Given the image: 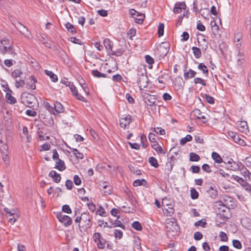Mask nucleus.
<instances>
[{
    "instance_id": "1",
    "label": "nucleus",
    "mask_w": 251,
    "mask_h": 251,
    "mask_svg": "<svg viewBox=\"0 0 251 251\" xmlns=\"http://www.w3.org/2000/svg\"><path fill=\"white\" fill-rule=\"evenodd\" d=\"M93 217L90 215L89 212H85L82 213L80 215V219H81V224H78V226L80 228H82L83 229H87L90 228L92 224V220Z\"/></svg>"
},
{
    "instance_id": "2",
    "label": "nucleus",
    "mask_w": 251,
    "mask_h": 251,
    "mask_svg": "<svg viewBox=\"0 0 251 251\" xmlns=\"http://www.w3.org/2000/svg\"><path fill=\"white\" fill-rule=\"evenodd\" d=\"M0 52L3 54L13 53L12 43L9 40L4 39L0 41Z\"/></svg>"
},
{
    "instance_id": "3",
    "label": "nucleus",
    "mask_w": 251,
    "mask_h": 251,
    "mask_svg": "<svg viewBox=\"0 0 251 251\" xmlns=\"http://www.w3.org/2000/svg\"><path fill=\"white\" fill-rule=\"evenodd\" d=\"M149 79L147 75L143 73L138 74L137 84L141 90L143 88H147L149 86Z\"/></svg>"
},
{
    "instance_id": "4",
    "label": "nucleus",
    "mask_w": 251,
    "mask_h": 251,
    "mask_svg": "<svg viewBox=\"0 0 251 251\" xmlns=\"http://www.w3.org/2000/svg\"><path fill=\"white\" fill-rule=\"evenodd\" d=\"M169 49L170 45L168 43H162L157 48L156 53L159 55L160 58H163L167 54Z\"/></svg>"
},
{
    "instance_id": "5",
    "label": "nucleus",
    "mask_w": 251,
    "mask_h": 251,
    "mask_svg": "<svg viewBox=\"0 0 251 251\" xmlns=\"http://www.w3.org/2000/svg\"><path fill=\"white\" fill-rule=\"evenodd\" d=\"M56 218L65 227L71 226L73 223L72 218L68 215H63L61 212L56 214Z\"/></svg>"
},
{
    "instance_id": "6",
    "label": "nucleus",
    "mask_w": 251,
    "mask_h": 251,
    "mask_svg": "<svg viewBox=\"0 0 251 251\" xmlns=\"http://www.w3.org/2000/svg\"><path fill=\"white\" fill-rule=\"evenodd\" d=\"M226 163V164L225 165H227V168L233 171H237L241 170V168H244V166L241 162L236 163L231 158L229 159Z\"/></svg>"
},
{
    "instance_id": "7",
    "label": "nucleus",
    "mask_w": 251,
    "mask_h": 251,
    "mask_svg": "<svg viewBox=\"0 0 251 251\" xmlns=\"http://www.w3.org/2000/svg\"><path fill=\"white\" fill-rule=\"evenodd\" d=\"M21 99L24 103H26L29 104H32L35 100L34 96L28 93H23L21 94Z\"/></svg>"
},
{
    "instance_id": "8",
    "label": "nucleus",
    "mask_w": 251,
    "mask_h": 251,
    "mask_svg": "<svg viewBox=\"0 0 251 251\" xmlns=\"http://www.w3.org/2000/svg\"><path fill=\"white\" fill-rule=\"evenodd\" d=\"M132 121L131 117L128 115L124 118L120 119V126L124 129L128 128L129 124Z\"/></svg>"
},
{
    "instance_id": "9",
    "label": "nucleus",
    "mask_w": 251,
    "mask_h": 251,
    "mask_svg": "<svg viewBox=\"0 0 251 251\" xmlns=\"http://www.w3.org/2000/svg\"><path fill=\"white\" fill-rule=\"evenodd\" d=\"M12 91L9 88L5 94V100L7 103L10 104H14L17 102L16 99L12 95Z\"/></svg>"
},
{
    "instance_id": "10",
    "label": "nucleus",
    "mask_w": 251,
    "mask_h": 251,
    "mask_svg": "<svg viewBox=\"0 0 251 251\" xmlns=\"http://www.w3.org/2000/svg\"><path fill=\"white\" fill-rule=\"evenodd\" d=\"M37 80L36 78L33 76L31 75L29 78V81H27L26 83V87L28 89H30L32 90H35L36 89V83H37Z\"/></svg>"
},
{
    "instance_id": "11",
    "label": "nucleus",
    "mask_w": 251,
    "mask_h": 251,
    "mask_svg": "<svg viewBox=\"0 0 251 251\" xmlns=\"http://www.w3.org/2000/svg\"><path fill=\"white\" fill-rule=\"evenodd\" d=\"M236 65L238 66H242L243 65L245 58L244 54L243 51L239 50L236 55Z\"/></svg>"
},
{
    "instance_id": "12",
    "label": "nucleus",
    "mask_w": 251,
    "mask_h": 251,
    "mask_svg": "<svg viewBox=\"0 0 251 251\" xmlns=\"http://www.w3.org/2000/svg\"><path fill=\"white\" fill-rule=\"evenodd\" d=\"M237 126L239 130L243 133H247L249 132L247 122L246 121H240L238 122Z\"/></svg>"
},
{
    "instance_id": "13",
    "label": "nucleus",
    "mask_w": 251,
    "mask_h": 251,
    "mask_svg": "<svg viewBox=\"0 0 251 251\" xmlns=\"http://www.w3.org/2000/svg\"><path fill=\"white\" fill-rule=\"evenodd\" d=\"M186 4L184 2H176L174 8V12L175 13H179L181 12L182 9L186 8Z\"/></svg>"
},
{
    "instance_id": "14",
    "label": "nucleus",
    "mask_w": 251,
    "mask_h": 251,
    "mask_svg": "<svg viewBox=\"0 0 251 251\" xmlns=\"http://www.w3.org/2000/svg\"><path fill=\"white\" fill-rule=\"evenodd\" d=\"M49 176L51 177L53 181L55 183H59L60 181L61 176L55 171L52 170L50 171Z\"/></svg>"
},
{
    "instance_id": "15",
    "label": "nucleus",
    "mask_w": 251,
    "mask_h": 251,
    "mask_svg": "<svg viewBox=\"0 0 251 251\" xmlns=\"http://www.w3.org/2000/svg\"><path fill=\"white\" fill-rule=\"evenodd\" d=\"M211 157L216 163L220 164L224 163L225 164H226V162L225 161H223L219 154L216 152H212L211 154Z\"/></svg>"
},
{
    "instance_id": "16",
    "label": "nucleus",
    "mask_w": 251,
    "mask_h": 251,
    "mask_svg": "<svg viewBox=\"0 0 251 251\" xmlns=\"http://www.w3.org/2000/svg\"><path fill=\"white\" fill-rule=\"evenodd\" d=\"M103 45L105 47L107 52L110 54V52L112 50L113 43L110 39L105 38L103 40Z\"/></svg>"
},
{
    "instance_id": "17",
    "label": "nucleus",
    "mask_w": 251,
    "mask_h": 251,
    "mask_svg": "<svg viewBox=\"0 0 251 251\" xmlns=\"http://www.w3.org/2000/svg\"><path fill=\"white\" fill-rule=\"evenodd\" d=\"M52 110H54L57 113H61L64 112V108L60 102L56 101L54 103Z\"/></svg>"
},
{
    "instance_id": "18",
    "label": "nucleus",
    "mask_w": 251,
    "mask_h": 251,
    "mask_svg": "<svg viewBox=\"0 0 251 251\" xmlns=\"http://www.w3.org/2000/svg\"><path fill=\"white\" fill-rule=\"evenodd\" d=\"M55 168L57 169L60 171H63L66 169V166L64 162L59 158L56 161Z\"/></svg>"
},
{
    "instance_id": "19",
    "label": "nucleus",
    "mask_w": 251,
    "mask_h": 251,
    "mask_svg": "<svg viewBox=\"0 0 251 251\" xmlns=\"http://www.w3.org/2000/svg\"><path fill=\"white\" fill-rule=\"evenodd\" d=\"M196 74L197 73L195 71L189 69L187 72H184L183 76L184 79L187 80L194 77Z\"/></svg>"
},
{
    "instance_id": "20",
    "label": "nucleus",
    "mask_w": 251,
    "mask_h": 251,
    "mask_svg": "<svg viewBox=\"0 0 251 251\" xmlns=\"http://www.w3.org/2000/svg\"><path fill=\"white\" fill-rule=\"evenodd\" d=\"M14 80V86L16 88L23 87L25 85V81L24 78H22V76L21 77L15 79Z\"/></svg>"
},
{
    "instance_id": "21",
    "label": "nucleus",
    "mask_w": 251,
    "mask_h": 251,
    "mask_svg": "<svg viewBox=\"0 0 251 251\" xmlns=\"http://www.w3.org/2000/svg\"><path fill=\"white\" fill-rule=\"evenodd\" d=\"M133 185L134 187L143 185L146 187H148L147 181L144 179H136L133 182Z\"/></svg>"
},
{
    "instance_id": "22",
    "label": "nucleus",
    "mask_w": 251,
    "mask_h": 251,
    "mask_svg": "<svg viewBox=\"0 0 251 251\" xmlns=\"http://www.w3.org/2000/svg\"><path fill=\"white\" fill-rule=\"evenodd\" d=\"M45 73L46 75L49 76L51 80L53 82H56L58 81L57 76L54 74L52 71L48 70H45Z\"/></svg>"
},
{
    "instance_id": "23",
    "label": "nucleus",
    "mask_w": 251,
    "mask_h": 251,
    "mask_svg": "<svg viewBox=\"0 0 251 251\" xmlns=\"http://www.w3.org/2000/svg\"><path fill=\"white\" fill-rule=\"evenodd\" d=\"M151 147L156 151L158 154L165 153V152L163 151L162 147L158 144L157 142L152 144Z\"/></svg>"
},
{
    "instance_id": "24",
    "label": "nucleus",
    "mask_w": 251,
    "mask_h": 251,
    "mask_svg": "<svg viewBox=\"0 0 251 251\" xmlns=\"http://www.w3.org/2000/svg\"><path fill=\"white\" fill-rule=\"evenodd\" d=\"M23 75V72L20 69H15L11 73V76L13 79H16L21 77Z\"/></svg>"
},
{
    "instance_id": "25",
    "label": "nucleus",
    "mask_w": 251,
    "mask_h": 251,
    "mask_svg": "<svg viewBox=\"0 0 251 251\" xmlns=\"http://www.w3.org/2000/svg\"><path fill=\"white\" fill-rule=\"evenodd\" d=\"M198 68L200 71H202L203 74L205 76H208V69H207V67L206 66L202 63H199L198 66Z\"/></svg>"
},
{
    "instance_id": "26",
    "label": "nucleus",
    "mask_w": 251,
    "mask_h": 251,
    "mask_svg": "<svg viewBox=\"0 0 251 251\" xmlns=\"http://www.w3.org/2000/svg\"><path fill=\"white\" fill-rule=\"evenodd\" d=\"M235 143L238 144L241 146H244L246 145L245 141L242 139L239 134H237L234 137V138L233 140Z\"/></svg>"
},
{
    "instance_id": "27",
    "label": "nucleus",
    "mask_w": 251,
    "mask_h": 251,
    "mask_svg": "<svg viewBox=\"0 0 251 251\" xmlns=\"http://www.w3.org/2000/svg\"><path fill=\"white\" fill-rule=\"evenodd\" d=\"M134 13H132L131 14L132 15H136L137 16L139 17V18H135V22L137 23H138V24L142 23L143 22L144 19L145 18L144 15H139V13H138L135 10H134Z\"/></svg>"
},
{
    "instance_id": "28",
    "label": "nucleus",
    "mask_w": 251,
    "mask_h": 251,
    "mask_svg": "<svg viewBox=\"0 0 251 251\" xmlns=\"http://www.w3.org/2000/svg\"><path fill=\"white\" fill-rule=\"evenodd\" d=\"M192 50L193 51L194 56L196 58H199L201 56V51L199 48L196 47H193L192 48Z\"/></svg>"
},
{
    "instance_id": "29",
    "label": "nucleus",
    "mask_w": 251,
    "mask_h": 251,
    "mask_svg": "<svg viewBox=\"0 0 251 251\" xmlns=\"http://www.w3.org/2000/svg\"><path fill=\"white\" fill-rule=\"evenodd\" d=\"M65 26L67 29L68 31L73 34H75L76 33V30L72 24L68 22L65 24Z\"/></svg>"
},
{
    "instance_id": "30",
    "label": "nucleus",
    "mask_w": 251,
    "mask_h": 251,
    "mask_svg": "<svg viewBox=\"0 0 251 251\" xmlns=\"http://www.w3.org/2000/svg\"><path fill=\"white\" fill-rule=\"evenodd\" d=\"M92 74L94 76H95L96 77H98V78H100V77H104H104H106V74L101 73L100 72L97 70H92Z\"/></svg>"
},
{
    "instance_id": "31",
    "label": "nucleus",
    "mask_w": 251,
    "mask_h": 251,
    "mask_svg": "<svg viewBox=\"0 0 251 251\" xmlns=\"http://www.w3.org/2000/svg\"><path fill=\"white\" fill-rule=\"evenodd\" d=\"M100 186L102 187L103 189H106L107 188H108V190H106L104 192V195H107L111 194V187L110 186H108L106 182H101L100 184Z\"/></svg>"
},
{
    "instance_id": "32",
    "label": "nucleus",
    "mask_w": 251,
    "mask_h": 251,
    "mask_svg": "<svg viewBox=\"0 0 251 251\" xmlns=\"http://www.w3.org/2000/svg\"><path fill=\"white\" fill-rule=\"evenodd\" d=\"M112 223L111 226L113 227H120L123 229H125V226L118 219L114 220L113 222H111Z\"/></svg>"
},
{
    "instance_id": "33",
    "label": "nucleus",
    "mask_w": 251,
    "mask_h": 251,
    "mask_svg": "<svg viewBox=\"0 0 251 251\" xmlns=\"http://www.w3.org/2000/svg\"><path fill=\"white\" fill-rule=\"evenodd\" d=\"M149 162L151 165V166L154 167V168H156L159 167V164L158 163L157 159L153 156L149 157Z\"/></svg>"
},
{
    "instance_id": "34",
    "label": "nucleus",
    "mask_w": 251,
    "mask_h": 251,
    "mask_svg": "<svg viewBox=\"0 0 251 251\" xmlns=\"http://www.w3.org/2000/svg\"><path fill=\"white\" fill-rule=\"evenodd\" d=\"M0 151L2 154L8 153V146L0 141Z\"/></svg>"
},
{
    "instance_id": "35",
    "label": "nucleus",
    "mask_w": 251,
    "mask_h": 251,
    "mask_svg": "<svg viewBox=\"0 0 251 251\" xmlns=\"http://www.w3.org/2000/svg\"><path fill=\"white\" fill-rule=\"evenodd\" d=\"M96 214L102 217L106 216V213L105 209L101 205H99L96 211Z\"/></svg>"
},
{
    "instance_id": "36",
    "label": "nucleus",
    "mask_w": 251,
    "mask_h": 251,
    "mask_svg": "<svg viewBox=\"0 0 251 251\" xmlns=\"http://www.w3.org/2000/svg\"><path fill=\"white\" fill-rule=\"evenodd\" d=\"M192 137L191 135L188 134L184 138H182L180 141V144L181 145H185L187 142L191 141Z\"/></svg>"
},
{
    "instance_id": "37",
    "label": "nucleus",
    "mask_w": 251,
    "mask_h": 251,
    "mask_svg": "<svg viewBox=\"0 0 251 251\" xmlns=\"http://www.w3.org/2000/svg\"><path fill=\"white\" fill-rule=\"evenodd\" d=\"M190 196L192 199L196 200L199 197V193L195 188H191L190 190Z\"/></svg>"
},
{
    "instance_id": "38",
    "label": "nucleus",
    "mask_w": 251,
    "mask_h": 251,
    "mask_svg": "<svg viewBox=\"0 0 251 251\" xmlns=\"http://www.w3.org/2000/svg\"><path fill=\"white\" fill-rule=\"evenodd\" d=\"M194 82L196 84H201V85H202L203 86H205L206 85V81L204 79H202L201 77L195 78L194 79Z\"/></svg>"
},
{
    "instance_id": "39",
    "label": "nucleus",
    "mask_w": 251,
    "mask_h": 251,
    "mask_svg": "<svg viewBox=\"0 0 251 251\" xmlns=\"http://www.w3.org/2000/svg\"><path fill=\"white\" fill-rule=\"evenodd\" d=\"M132 227L137 231H141L143 228L141 224L138 221L133 222Z\"/></svg>"
},
{
    "instance_id": "40",
    "label": "nucleus",
    "mask_w": 251,
    "mask_h": 251,
    "mask_svg": "<svg viewBox=\"0 0 251 251\" xmlns=\"http://www.w3.org/2000/svg\"><path fill=\"white\" fill-rule=\"evenodd\" d=\"M124 52V50L123 49H119L115 51L112 50L111 52H110V54L116 56H120Z\"/></svg>"
},
{
    "instance_id": "41",
    "label": "nucleus",
    "mask_w": 251,
    "mask_h": 251,
    "mask_svg": "<svg viewBox=\"0 0 251 251\" xmlns=\"http://www.w3.org/2000/svg\"><path fill=\"white\" fill-rule=\"evenodd\" d=\"M189 156L190 160L191 161L197 162L200 159L199 155L194 152H191L189 154Z\"/></svg>"
},
{
    "instance_id": "42",
    "label": "nucleus",
    "mask_w": 251,
    "mask_h": 251,
    "mask_svg": "<svg viewBox=\"0 0 251 251\" xmlns=\"http://www.w3.org/2000/svg\"><path fill=\"white\" fill-rule=\"evenodd\" d=\"M2 154H3L2 157V160L3 161L4 165L6 167H7L10 164V159H9V157L8 155V153Z\"/></svg>"
},
{
    "instance_id": "43",
    "label": "nucleus",
    "mask_w": 251,
    "mask_h": 251,
    "mask_svg": "<svg viewBox=\"0 0 251 251\" xmlns=\"http://www.w3.org/2000/svg\"><path fill=\"white\" fill-rule=\"evenodd\" d=\"M164 29V24L163 23L159 24L158 27V37H160L163 35Z\"/></svg>"
},
{
    "instance_id": "44",
    "label": "nucleus",
    "mask_w": 251,
    "mask_h": 251,
    "mask_svg": "<svg viewBox=\"0 0 251 251\" xmlns=\"http://www.w3.org/2000/svg\"><path fill=\"white\" fill-rule=\"evenodd\" d=\"M233 246L237 249H241L242 247V245L240 241L238 240L234 239L232 240Z\"/></svg>"
},
{
    "instance_id": "45",
    "label": "nucleus",
    "mask_w": 251,
    "mask_h": 251,
    "mask_svg": "<svg viewBox=\"0 0 251 251\" xmlns=\"http://www.w3.org/2000/svg\"><path fill=\"white\" fill-rule=\"evenodd\" d=\"M152 130L156 132L157 134L160 135H163L165 134V131L164 129L160 127H157L156 128H153Z\"/></svg>"
},
{
    "instance_id": "46",
    "label": "nucleus",
    "mask_w": 251,
    "mask_h": 251,
    "mask_svg": "<svg viewBox=\"0 0 251 251\" xmlns=\"http://www.w3.org/2000/svg\"><path fill=\"white\" fill-rule=\"evenodd\" d=\"M68 86L70 87V89L72 94L75 96L78 92L77 88L73 83H71V82H69Z\"/></svg>"
},
{
    "instance_id": "47",
    "label": "nucleus",
    "mask_w": 251,
    "mask_h": 251,
    "mask_svg": "<svg viewBox=\"0 0 251 251\" xmlns=\"http://www.w3.org/2000/svg\"><path fill=\"white\" fill-rule=\"evenodd\" d=\"M140 139H141V143L142 144V148L144 149H146L148 146V144L146 143V142H147L146 136L144 134H142L140 137Z\"/></svg>"
},
{
    "instance_id": "48",
    "label": "nucleus",
    "mask_w": 251,
    "mask_h": 251,
    "mask_svg": "<svg viewBox=\"0 0 251 251\" xmlns=\"http://www.w3.org/2000/svg\"><path fill=\"white\" fill-rule=\"evenodd\" d=\"M25 37L28 39H31L32 37L31 34L28 31V29L25 27V29L21 33Z\"/></svg>"
},
{
    "instance_id": "49",
    "label": "nucleus",
    "mask_w": 251,
    "mask_h": 251,
    "mask_svg": "<svg viewBox=\"0 0 251 251\" xmlns=\"http://www.w3.org/2000/svg\"><path fill=\"white\" fill-rule=\"evenodd\" d=\"M15 26L21 33H22L26 27L25 25L19 22L16 23L15 24Z\"/></svg>"
},
{
    "instance_id": "50",
    "label": "nucleus",
    "mask_w": 251,
    "mask_h": 251,
    "mask_svg": "<svg viewBox=\"0 0 251 251\" xmlns=\"http://www.w3.org/2000/svg\"><path fill=\"white\" fill-rule=\"evenodd\" d=\"M204 97L206 100V101L209 104H213L215 103L214 98L208 94H205Z\"/></svg>"
},
{
    "instance_id": "51",
    "label": "nucleus",
    "mask_w": 251,
    "mask_h": 251,
    "mask_svg": "<svg viewBox=\"0 0 251 251\" xmlns=\"http://www.w3.org/2000/svg\"><path fill=\"white\" fill-rule=\"evenodd\" d=\"M114 234L115 238L119 239H121L123 235V232L120 229H115Z\"/></svg>"
},
{
    "instance_id": "52",
    "label": "nucleus",
    "mask_w": 251,
    "mask_h": 251,
    "mask_svg": "<svg viewBox=\"0 0 251 251\" xmlns=\"http://www.w3.org/2000/svg\"><path fill=\"white\" fill-rule=\"evenodd\" d=\"M219 237L221 239V241H222L226 242L228 240V238L227 237L226 234L223 231H221L220 232Z\"/></svg>"
},
{
    "instance_id": "53",
    "label": "nucleus",
    "mask_w": 251,
    "mask_h": 251,
    "mask_svg": "<svg viewBox=\"0 0 251 251\" xmlns=\"http://www.w3.org/2000/svg\"><path fill=\"white\" fill-rule=\"evenodd\" d=\"M192 113L194 114V116L195 117V118H196L198 119H199V118H200V117L202 115L201 112L199 109H195L193 111Z\"/></svg>"
},
{
    "instance_id": "54",
    "label": "nucleus",
    "mask_w": 251,
    "mask_h": 251,
    "mask_svg": "<svg viewBox=\"0 0 251 251\" xmlns=\"http://www.w3.org/2000/svg\"><path fill=\"white\" fill-rule=\"evenodd\" d=\"M62 210L67 214H71L72 213V210L70 206L67 204L63 205Z\"/></svg>"
},
{
    "instance_id": "55",
    "label": "nucleus",
    "mask_w": 251,
    "mask_h": 251,
    "mask_svg": "<svg viewBox=\"0 0 251 251\" xmlns=\"http://www.w3.org/2000/svg\"><path fill=\"white\" fill-rule=\"evenodd\" d=\"M202 237L203 235L202 233L199 231L195 232L194 234V238L196 241L200 240L202 238Z\"/></svg>"
},
{
    "instance_id": "56",
    "label": "nucleus",
    "mask_w": 251,
    "mask_h": 251,
    "mask_svg": "<svg viewBox=\"0 0 251 251\" xmlns=\"http://www.w3.org/2000/svg\"><path fill=\"white\" fill-rule=\"evenodd\" d=\"M74 153L75 155L77 158L82 159L83 158V154L80 152L78 150L75 149H74Z\"/></svg>"
},
{
    "instance_id": "57",
    "label": "nucleus",
    "mask_w": 251,
    "mask_h": 251,
    "mask_svg": "<svg viewBox=\"0 0 251 251\" xmlns=\"http://www.w3.org/2000/svg\"><path fill=\"white\" fill-rule=\"evenodd\" d=\"M242 33L240 32H238L235 34L234 36V42H240L242 39Z\"/></svg>"
},
{
    "instance_id": "58",
    "label": "nucleus",
    "mask_w": 251,
    "mask_h": 251,
    "mask_svg": "<svg viewBox=\"0 0 251 251\" xmlns=\"http://www.w3.org/2000/svg\"><path fill=\"white\" fill-rule=\"evenodd\" d=\"M118 213H119L118 209L115 208H112L110 211L111 214L112 216L116 217L117 219H119L120 218V216L118 215Z\"/></svg>"
},
{
    "instance_id": "59",
    "label": "nucleus",
    "mask_w": 251,
    "mask_h": 251,
    "mask_svg": "<svg viewBox=\"0 0 251 251\" xmlns=\"http://www.w3.org/2000/svg\"><path fill=\"white\" fill-rule=\"evenodd\" d=\"M149 140L153 144L157 142L155 138V135L153 133H150L148 135Z\"/></svg>"
},
{
    "instance_id": "60",
    "label": "nucleus",
    "mask_w": 251,
    "mask_h": 251,
    "mask_svg": "<svg viewBox=\"0 0 251 251\" xmlns=\"http://www.w3.org/2000/svg\"><path fill=\"white\" fill-rule=\"evenodd\" d=\"M100 238H101V235L100 232H95L93 234V239L95 242H97Z\"/></svg>"
},
{
    "instance_id": "61",
    "label": "nucleus",
    "mask_w": 251,
    "mask_h": 251,
    "mask_svg": "<svg viewBox=\"0 0 251 251\" xmlns=\"http://www.w3.org/2000/svg\"><path fill=\"white\" fill-rule=\"evenodd\" d=\"M202 169L206 173H211L212 172L210 167L207 164H203L201 167Z\"/></svg>"
},
{
    "instance_id": "62",
    "label": "nucleus",
    "mask_w": 251,
    "mask_h": 251,
    "mask_svg": "<svg viewBox=\"0 0 251 251\" xmlns=\"http://www.w3.org/2000/svg\"><path fill=\"white\" fill-rule=\"evenodd\" d=\"M197 28L201 31H204L205 30V27L203 25L200 21H199L197 23Z\"/></svg>"
},
{
    "instance_id": "63",
    "label": "nucleus",
    "mask_w": 251,
    "mask_h": 251,
    "mask_svg": "<svg viewBox=\"0 0 251 251\" xmlns=\"http://www.w3.org/2000/svg\"><path fill=\"white\" fill-rule=\"evenodd\" d=\"M74 182L76 185H79L81 183L80 178L77 175L74 176Z\"/></svg>"
},
{
    "instance_id": "64",
    "label": "nucleus",
    "mask_w": 251,
    "mask_h": 251,
    "mask_svg": "<svg viewBox=\"0 0 251 251\" xmlns=\"http://www.w3.org/2000/svg\"><path fill=\"white\" fill-rule=\"evenodd\" d=\"M25 113L27 115L31 117H35L37 115V112L35 111L30 109L26 110Z\"/></svg>"
}]
</instances>
